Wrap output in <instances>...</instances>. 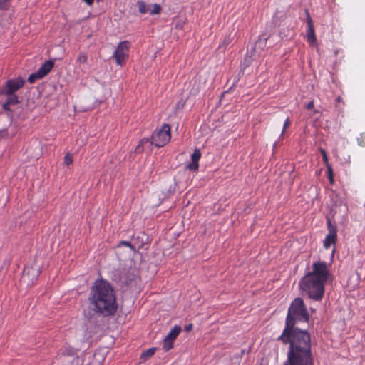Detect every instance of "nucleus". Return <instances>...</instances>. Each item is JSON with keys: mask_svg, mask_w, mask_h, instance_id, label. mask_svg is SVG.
Returning a JSON list of instances; mask_svg holds the SVG:
<instances>
[{"mask_svg": "<svg viewBox=\"0 0 365 365\" xmlns=\"http://www.w3.org/2000/svg\"><path fill=\"white\" fill-rule=\"evenodd\" d=\"M309 314L302 299L295 298L288 309L286 325L277 340L289 344L287 361L284 365H312L310 336L295 327L297 321L307 322Z\"/></svg>", "mask_w": 365, "mask_h": 365, "instance_id": "obj_1", "label": "nucleus"}, {"mask_svg": "<svg viewBox=\"0 0 365 365\" xmlns=\"http://www.w3.org/2000/svg\"><path fill=\"white\" fill-rule=\"evenodd\" d=\"M89 301L93 310L103 317L113 316L118 309L115 291L103 279L96 280L91 287Z\"/></svg>", "mask_w": 365, "mask_h": 365, "instance_id": "obj_2", "label": "nucleus"}, {"mask_svg": "<svg viewBox=\"0 0 365 365\" xmlns=\"http://www.w3.org/2000/svg\"><path fill=\"white\" fill-rule=\"evenodd\" d=\"M299 287L309 298L319 299V261L314 262L312 272H308L301 279Z\"/></svg>", "mask_w": 365, "mask_h": 365, "instance_id": "obj_3", "label": "nucleus"}, {"mask_svg": "<svg viewBox=\"0 0 365 365\" xmlns=\"http://www.w3.org/2000/svg\"><path fill=\"white\" fill-rule=\"evenodd\" d=\"M170 127L164 124L161 128L155 130L151 135L150 144L160 148L165 146L170 140Z\"/></svg>", "mask_w": 365, "mask_h": 365, "instance_id": "obj_4", "label": "nucleus"}, {"mask_svg": "<svg viewBox=\"0 0 365 365\" xmlns=\"http://www.w3.org/2000/svg\"><path fill=\"white\" fill-rule=\"evenodd\" d=\"M327 225L328 234L326 235L323 241V245L326 249L329 248L331 245H334L331 254L333 256L335 252V244L337 238V227L336 223L332 222L329 217H327Z\"/></svg>", "mask_w": 365, "mask_h": 365, "instance_id": "obj_5", "label": "nucleus"}, {"mask_svg": "<svg viewBox=\"0 0 365 365\" xmlns=\"http://www.w3.org/2000/svg\"><path fill=\"white\" fill-rule=\"evenodd\" d=\"M130 43L128 41L120 42L115 51L113 57L118 65L123 66L128 58Z\"/></svg>", "mask_w": 365, "mask_h": 365, "instance_id": "obj_6", "label": "nucleus"}, {"mask_svg": "<svg viewBox=\"0 0 365 365\" xmlns=\"http://www.w3.org/2000/svg\"><path fill=\"white\" fill-rule=\"evenodd\" d=\"M24 83L25 81L21 77L8 80L5 86L1 90V93L5 95L13 94L16 91L23 87Z\"/></svg>", "mask_w": 365, "mask_h": 365, "instance_id": "obj_7", "label": "nucleus"}, {"mask_svg": "<svg viewBox=\"0 0 365 365\" xmlns=\"http://www.w3.org/2000/svg\"><path fill=\"white\" fill-rule=\"evenodd\" d=\"M181 331V327L176 325L168 334L163 340V349L165 351H168L173 348V342Z\"/></svg>", "mask_w": 365, "mask_h": 365, "instance_id": "obj_8", "label": "nucleus"}, {"mask_svg": "<svg viewBox=\"0 0 365 365\" xmlns=\"http://www.w3.org/2000/svg\"><path fill=\"white\" fill-rule=\"evenodd\" d=\"M40 274L38 267H27L24 269L21 281L28 285L33 284Z\"/></svg>", "mask_w": 365, "mask_h": 365, "instance_id": "obj_9", "label": "nucleus"}, {"mask_svg": "<svg viewBox=\"0 0 365 365\" xmlns=\"http://www.w3.org/2000/svg\"><path fill=\"white\" fill-rule=\"evenodd\" d=\"M333 281V277L329 272L327 264L321 262V298L324 292V284H330Z\"/></svg>", "mask_w": 365, "mask_h": 365, "instance_id": "obj_10", "label": "nucleus"}, {"mask_svg": "<svg viewBox=\"0 0 365 365\" xmlns=\"http://www.w3.org/2000/svg\"><path fill=\"white\" fill-rule=\"evenodd\" d=\"M137 6L141 14L148 13L153 15L159 14L161 10V7L159 4H154L151 5H147L145 1H138Z\"/></svg>", "mask_w": 365, "mask_h": 365, "instance_id": "obj_11", "label": "nucleus"}, {"mask_svg": "<svg viewBox=\"0 0 365 365\" xmlns=\"http://www.w3.org/2000/svg\"><path fill=\"white\" fill-rule=\"evenodd\" d=\"M307 24L308 26L307 32V40L311 46H314L317 48V38L314 34V28L313 26V23L312 19L307 11Z\"/></svg>", "mask_w": 365, "mask_h": 365, "instance_id": "obj_12", "label": "nucleus"}, {"mask_svg": "<svg viewBox=\"0 0 365 365\" xmlns=\"http://www.w3.org/2000/svg\"><path fill=\"white\" fill-rule=\"evenodd\" d=\"M200 150L196 148L191 156L192 162L187 165V168L193 171L197 170L199 168L198 161L200 159Z\"/></svg>", "mask_w": 365, "mask_h": 365, "instance_id": "obj_13", "label": "nucleus"}, {"mask_svg": "<svg viewBox=\"0 0 365 365\" xmlns=\"http://www.w3.org/2000/svg\"><path fill=\"white\" fill-rule=\"evenodd\" d=\"M54 62L52 60L46 61L38 69V74L40 77H45L53 68Z\"/></svg>", "mask_w": 365, "mask_h": 365, "instance_id": "obj_14", "label": "nucleus"}, {"mask_svg": "<svg viewBox=\"0 0 365 365\" xmlns=\"http://www.w3.org/2000/svg\"><path fill=\"white\" fill-rule=\"evenodd\" d=\"M19 103V97L14 94L8 95L6 101L3 104V108L8 111H12L11 106Z\"/></svg>", "mask_w": 365, "mask_h": 365, "instance_id": "obj_15", "label": "nucleus"}, {"mask_svg": "<svg viewBox=\"0 0 365 365\" xmlns=\"http://www.w3.org/2000/svg\"><path fill=\"white\" fill-rule=\"evenodd\" d=\"M312 128H310V125H308L306 128V132L310 133L312 135H317L318 134V126L319 123L317 118L314 119L312 122Z\"/></svg>", "mask_w": 365, "mask_h": 365, "instance_id": "obj_16", "label": "nucleus"}, {"mask_svg": "<svg viewBox=\"0 0 365 365\" xmlns=\"http://www.w3.org/2000/svg\"><path fill=\"white\" fill-rule=\"evenodd\" d=\"M155 352V348H150L145 351H143L140 355V359L145 361L148 358L151 357Z\"/></svg>", "mask_w": 365, "mask_h": 365, "instance_id": "obj_17", "label": "nucleus"}, {"mask_svg": "<svg viewBox=\"0 0 365 365\" xmlns=\"http://www.w3.org/2000/svg\"><path fill=\"white\" fill-rule=\"evenodd\" d=\"M88 61V56L86 53H83V52H81L78 56V58L76 59V63L78 64V66H81L82 64H84L87 62Z\"/></svg>", "mask_w": 365, "mask_h": 365, "instance_id": "obj_18", "label": "nucleus"}, {"mask_svg": "<svg viewBox=\"0 0 365 365\" xmlns=\"http://www.w3.org/2000/svg\"><path fill=\"white\" fill-rule=\"evenodd\" d=\"M150 142L149 138H143L140 142L139 144L136 146L135 152L137 153H141L143 152V145L146 143Z\"/></svg>", "mask_w": 365, "mask_h": 365, "instance_id": "obj_19", "label": "nucleus"}, {"mask_svg": "<svg viewBox=\"0 0 365 365\" xmlns=\"http://www.w3.org/2000/svg\"><path fill=\"white\" fill-rule=\"evenodd\" d=\"M327 168L328 179L331 184H334V172H333L332 168L330 165H327Z\"/></svg>", "mask_w": 365, "mask_h": 365, "instance_id": "obj_20", "label": "nucleus"}, {"mask_svg": "<svg viewBox=\"0 0 365 365\" xmlns=\"http://www.w3.org/2000/svg\"><path fill=\"white\" fill-rule=\"evenodd\" d=\"M41 78H43L40 77V76L38 74V71H36L35 73H31L29 76L28 81L30 83H34L37 79H41Z\"/></svg>", "mask_w": 365, "mask_h": 365, "instance_id": "obj_21", "label": "nucleus"}, {"mask_svg": "<svg viewBox=\"0 0 365 365\" xmlns=\"http://www.w3.org/2000/svg\"><path fill=\"white\" fill-rule=\"evenodd\" d=\"M126 246L128 247H130L132 250L135 251V247L134 246L130 243L128 241H120L118 244V247H120L121 246Z\"/></svg>", "mask_w": 365, "mask_h": 365, "instance_id": "obj_22", "label": "nucleus"}, {"mask_svg": "<svg viewBox=\"0 0 365 365\" xmlns=\"http://www.w3.org/2000/svg\"><path fill=\"white\" fill-rule=\"evenodd\" d=\"M234 39V37H231V35H229L228 36H227L225 40L223 41L222 42V44L221 46H220V48L222 47V46H228Z\"/></svg>", "mask_w": 365, "mask_h": 365, "instance_id": "obj_23", "label": "nucleus"}, {"mask_svg": "<svg viewBox=\"0 0 365 365\" xmlns=\"http://www.w3.org/2000/svg\"><path fill=\"white\" fill-rule=\"evenodd\" d=\"M73 163L72 156L70 154H66L64 157V164L66 165H70Z\"/></svg>", "mask_w": 365, "mask_h": 365, "instance_id": "obj_24", "label": "nucleus"}, {"mask_svg": "<svg viewBox=\"0 0 365 365\" xmlns=\"http://www.w3.org/2000/svg\"><path fill=\"white\" fill-rule=\"evenodd\" d=\"M321 155L322 156L323 161L324 162L326 166L328 165H330L329 163L328 158H327V155L326 154V152L324 150H322V149H321Z\"/></svg>", "mask_w": 365, "mask_h": 365, "instance_id": "obj_25", "label": "nucleus"}, {"mask_svg": "<svg viewBox=\"0 0 365 365\" xmlns=\"http://www.w3.org/2000/svg\"><path fill=\"white\" fill-rule=\"evenodd\" d=\"M289 125H290V121H289V119L287 118L284 123V127H283V130H282V135L284 133L286 128H288L289 126Z\"/></svg>", "mask_w": 365, "mask_h": 365, "instance_id": "obj_26", "label": "nucleus"}, {"mask_svg": "<svg viewBox=\"0 0 365 365\" xmlns=\"http://www.w3.org/2000/svg\"><path fill=\"white\" fill-rule=\"evenodd\" d=\"M314 101L312 100L310 102H309L308 104L306 105V108L308 110H311V109L314 108Z\"/></svg>", "mask_w": 365, "mask_h": 365, "instance_id": "obj_27", "label": "nucleus"}, {"mask_svg": "<svg viewBox=\"0 0 365 365\" xmlns=\"http://www.w3.org/2000/svg\"><path fill=\"white\" fill-rule=\"evenodd\" d=\"M6 6V1H0V9H5Z\"/></svg>", "mask_w": 365, "mask_h": 365, "instance_id": "obj_28", "label": "nucleus"}, {"mask_svg": "<svg viewBox=\"0 0 365 365\" xmlns=\"http://www.w3.org/2000/svg\"><path fill=\"white\" fill-rule=\"evenodd\" d=\"M192 328V325L191 324H190L186 325V326L185 327V330L186 331H191Z\"/></svg>", "mask_w": 365, "mask_h": 365, "instance_id": "obj_29", "label": "nucleus"}, {"mask_svg": "<svg viewBox=\"0 0 365 365\" xmlns=\"http://www.w3.org/2000/svg\"><path fill=\"white\" fill-rule=\"evenodd\" d=\"M235 86V83L232 84V86L230 88L229 90L226 91H224L222 94V97H223L227 93L229 92V91Z\"/></svg>", "mask_w": 365, "mask_h": 365, "instance_id": "obj_30", "label": "nucleus"}, {"mask_svg": "<svg viewBox=\"0 0 365 365\" xmlns=\"http://www.w3.org/2000/svg\"><path fill=\"white\" fill-rule=\"evenodd\" d=\"M88 6H91L93 1H86Z\"/></svg>", "mask_w": 365, "mask_h": 365, "instance_id": "obj_31", "label": "nucleus"}]
</instances>
